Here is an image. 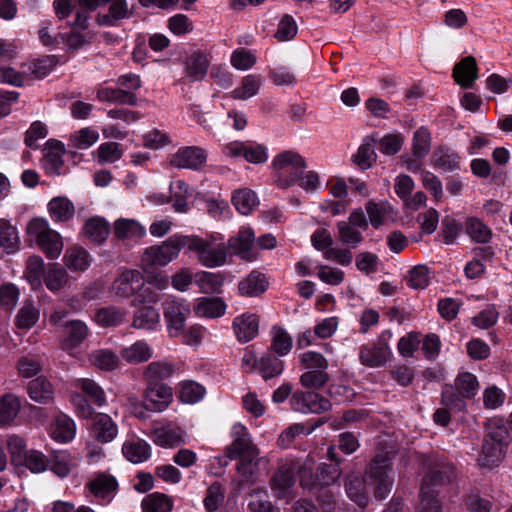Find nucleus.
I'll return each mask as SVG.
<instances>
[{"label":"nucleus","instance_id":"obj_1","mask_svg":"<svg viewBox=\"0 0 512 512\" xmlns=\"http://www.w3.org/2000/svg\"><path fill=\"white\" fill-rule=\"evenodd\" d=\"M510 440V433L501 421H489L477 459L479 466L487 469L498 466L505 457Z\"/></svg>","mask_w":512,"mask_h":512},{"label":"nucleus","instance_id":"obj_2","mask_svg":"<svg viewBox=\"0 0 512 512\" xmlns=\"http://www.w3.org/2000/svg\"><path fill=\"white\" fill-rule=\"evenodd\" d=\"M391 471L392 461L388 453L375 455L365 469V482L372 487L377 500H384L392 490L394 478Z\"/></svg>","mask_w":512,"mask_h":512},{"label":"nucleus","instance_id":"obj_3","mask_svg":"<svg viewBox=\"0 0 512 512\" xmlns=\"http://www.w3.org/2000/svg\"><path fill=\"white\" fill-rule=\"evenodd\" d=\"M274 182L281 189L295 184L306 169L304 158L294 151H283L272 161Z\"/></svg>","mask_w":512,"mask_h":512},{"label":"nucleus","instance_id":"obj_4","mask_svg":"<svg viewBox=\"0 0 512 512\" xmlns=\"http://www.w3.org/2000/svg\"><path fill=\"white\" fill-rule=\"evenodd\" d=\"M26 234L29 240L37 246L50 259H56L63 250V242L60 234L53 230L44 218H33L26 226Z\"/></svg>","mask_w":512,"mask_h":512},{"label":"nucleus","instance_id":"obj_5","mask_svg":"<svg viewBox=\"0 0 512 512\" xmlns=\"http://www.w3.org/2000/svg\"><path fill=\"white\" fill-rule=\"evenodd\" d=\"M186 247L197 254L198 261L206 267L222 266L227 259V246L216 243L214 237L202 238L197 235H185Z\"/></svg>","mask_w":512,"mask_h":512},{"label":"nucleus","instance_id":"obj_6","mask_svg":"<svg viewBox=\"0 0 512 512\" xmlns=\"http://www.w3.org/2000/svg\"><path fill=\"white\" fill-rule=\"evenodd\" d=\"M185 235H173L160 245L147 248L141 258L145 271L154 267L165 266L176 259L183 247H186Z\"/></svg>","mask_w":512,"mask_h":512},{"label":"nucleus","instance_id":"obj_7","mask_svg":"<svg viewBox=\"0 0 512 512\" xmlns=\"http://www.w3.org/2000/svg\"><path fill=\"white\" fill-rule=\"evenodd\" d=\"M391 338V330H385L372 346H362L359 352L361 363L372 368L383 367L392 355L389 346Z\"/></svg>","mask_w":512,"mask_h":512},{"label":"nucleus","instance_id":"obj_8","mask_svg":"<svg viewBox=\"0 0 512 512\" xmlns=\"http://www.w3.org/2000/svg\"><path fill=\"white\" fill-rule=\"evenodd\" d=\"M191 313L190 305L183 299H167L163 304V315L170 336L178 337L183 333L185 322Z\"/></svg>","mask_w":512,"mask_h":512},{"label":"nucleus","instance_id":"obj_9","mask_svg":"<svg viewBox=\"0 0 512 512\" xmlns=\"http://www.w3.org/2000/svg\"><path fill=\"white\" fill-rule=\"evenodd\" d=\"M233 441L226 448V457L230 460L237 457L249 458L254 461L259 456L258 448L253 444L245 426L236 423L232 428Z\"/></svg>","mask_w":512,"mask_h":512},{"label":"nucleus","instance_id":"obj_10","mask_svg":"<svg viewBox=\"0 0 512 512\" xmlns=\"http://www.w3.org/2000/svg\"><path fill=\"white\" fill-rule=\"evenodd\" d=\"M292 410L301 413L320 414L331 408L330 401L314 391H295L290 399Z\"/></svg>","mask_w":512,"mask_h":512},{"label":"nucleus","instance_id":"obj_11","mask_svg":"<svg viewBox=\"0 0 512 512\" xmlns=\"http://www.w3.org/2000/svg\"><path fill=\"white\" fill-rule=\"evenodd\" d=\"M144 286V277L136 269L124 270L112 283L111 293L118 298H130Z\"/></svg>","mask_w":512,"mask_h":512},{"label":"nucleus","instance_id":"obj_12","mask_svg":"<svg viewBox=\"0 0 512 512\" xmlns=\"http://www.w3.org/2000/svg\"><path fill=\"white\" fill-rule=\"evenodd\" d=\"M207 153L197 146L180 148L169 160L172 167L178 169L200 170L206 163Z\"/></svg>","mask_w":512,"mask_h":512},{"label":"nucleus","instance_id":"obj_13","mask_svg":"<svg viewBox=\"0 0 512 512\" xmlns=\"http://www.w3.org/2000/svg\"><path fill=\"white\" fill-rule=\"evenodd\" d=\"M172 396V388L166 384H147L143 406L148 411L161 412L168 407Z\"/></svg>","mask_w":512,"mask_h":512},{"label":"nucleus","instance_id":"obj_14","mask_svg":"<svg viewBox=\"0 0 512 512\" xmlns=\"http://www.w3.org/2000/svg\"><path fill=\"white\" fill-rule=\"evenodd\" d=\"M152 438L156 445L172 448L184 443L185 433L180 427L165 423L152 429Z\"/></svg>","mask_w":512,"mask_h":512},{"label":"nucleus","instance_id":"obj_15","mask_svg":"<svg viewBox=\"0 0 512 512\" xmlns=\"http://www.w3.org/2000/svg\"><path fill=\"white\" fill-rule=\"evenodd\" d=\"M93 438L100 443H109L118 434V426L113 419L105 413H96L93 417L91 429Z\"/></svg>","mask_w":512,"mask_h":512},{"label":"nucleus","instance_id":"obj_16","mask_svg":"<svg viewBox=\"0 0 512 512\" xmlns=\"http://www.w3.org/2000/svg\"><path fill=\"white\" fill-rule=\"evenodd\" d=\"M107 13H98L95 22L99 26H115L120 20L130 18L133 11L126 0H109Z\"/></svg>","mask_w":512,"mask_h":512},{"label":"nucleus","instance_id":"obj_17","mask_svg":"<svg viewBox=\"0 0 512 512\" xmlns=\"http://www.w3.org/2000/svg\"><path fill=\"white\" fill-rule=\"evenodd\" d=\"M64 338L61 346L64 350L74 349L79 346L88 336L89 329L81 320L67 321L63 325Z\"/></svg>","mask_w":512,"mask_h":512},{"label":"nucleus","instance_id":"obj_18","mask_svg":"<svg viewBox=\"0 0 512 512\" xmlns=\"http://www.w3.org/2000/svg\"><path fill=\"white\" fill-rule=\"evenodd\" d=\"M233 328L235 335L240 342H249L258 334V316L255 314H243L238 316L233 321Z\"/></svg>","mask_w":512,"mask_h":512},{"label":"nucleus","instance_id":"obj_19","mask_svg":"<svg viewBox=\"0 0 512 512\" xmlns=\"http://www.w3.org/2000/svg\"><path fill=\"white\" fill-rule=\"evenodd\" d=\"M453 77L461 87H471L478 77L476 59L473 56L463 58L455 65L453 69Z\"/></svg>","mask_w":512,"mask_h":512},{"label":"nucleus","instance_id":"obj_20","mask_svg":"<svg viewBox=\"0 0 512 512\" xmlns=\"http://www.w3.org/2000/svg\"><path fill=\"white\" fill-rule=\"evenodd\" d=\"M153 356V350L145 340H138L121 349L120 357L129 364L136 365L147 362Z\"/></svg>","mask_w":512,"mask_h":512},{"label":"nucleus","instance_id":"obj_21","mask_svg":"<svg viewBox=\"0 0 512 512\" xmlns=\"http://www.w3.org/2000/svg\"><path fill=\"white\" fill-rule=\"evenodd\" d=\"M255 241V235L251 228L240 229L236 236L228 240L227 247L243 259L250 260V249Z\"/></svg>","mask_w":512,"mask_h":512},{"label":"nucleus","instance_id":"obj_22","mask_svg":"<svg viewBox=\"0 0 512 512\" xmlns=\"http://www.w3.org/2000/svg\"><path fill=\"white\" fill-rule=\"evenodd\" d=\"M159 323L158 310L151 305H145L134 312L131 326L139 330L152 331L158 327Z\"/></svg>","mask_w":512,"mask_h":512},{"label":"nucleus","instance_id":"obj_23","mask_svg":"<svg viewBox=\"0 0 512 512\" xmlns=\"http://www.w3.org/2000/svg\"><path fill=\"white\" fill-rule=\"evenodd\" d=\"M454 477V467L450 463H436L430 467L428 473L424 476L422 484L437 487L449 483Z\"/></svg>","mask_w":512,"mask_h":512},{"label":"nucleus","instance_id":"obj_24","mask_svg":"<svg viewBox=\"0 0 512 512\" xmlns=\"http://www.w3.org/2000/svg\"><path fill=\"white\" fill-rule=\"evenodd\" d=\"M83 232L91 242L100 245L110 234V224L104 218L94 216L86 220Z\"/></svg>","mask_w":512,"mask_h":512},{"label":"nucleus","instance_id":"obj_25","mask_svg":"<svg viewBox=\"0 0 512 512\" xmlns=\"http://www.w3.org/2000/svg\"><path fill=\"white\" fill-rule=\"evenodd\" d=\"M174 371V365L170 362L154 361L144 368L142 376L147 384H163L162 381L171 377Z\"/></svg>","mask_w":512,"mask_h":512},{"label":"nucleus","instance_id":"obj_26","mask_svg":"<svg viewBox=\"0 0 512 512\" xmlns=\"http://www.w3.org/2000/svg\"><path fill=\"white\" fill-rule=\"evenodd\" d=\"M262 85V79L259 75L249 74L241 79L238 87L233 89L227 96L234 100H248L256 96Z\"/></svg>","mask_w":512,"mask_h":512},{"label":"nucleus","instance_id":"obj_27","mask_svg":"<svg viewBox=\"0 0 512 512\" xmlns=\"http://www.w3.org/2000/svg\"><path fill=\"white\" fill-rule=\"evenodd\" d=\"M29 397L40 404H48L53 401L54 389L45 377H37L31 380L27 386Z\"/></svg>","mask_w":512,"mask_h":512},{"label":"nucleus","instance_id":"obj_28","mask_svg":"<svg viewBox=\"0 0 512 512\" xmlns=\"http://www.w3.org/2000/svg\"><path fill=\"white\" fill-rule=\"evenodd\" d=\"M459 155L450 148L437 147L432 155V164L435 168L444 172H452L459 169Z\"/></svg>","mask_w":512,"mask_h":512},{"label":"nucleus","instance_id":"obj_29","mask_svg":"<svg viewBox=\"0 0 512 512\" xmlns=\"http://www.w3.org/2000/svg\"><path fill=\"white\" fill-rule=\"evenodd\" d=\"M150 445L142 439L127 440L122 446L123 455L134 464L146 461L151 454Z\"/></svg>","mask_w":512,"mask_h":512},{"label":"nucleus","instance_id":"obj_30","mask_svg":"<svg viewBox=\"0 0 512 512\" xmlns=\"http://www.w3.org/2000/svg\"><path fill=\"white\" fill-rule=\"evenodd\" d=\"M209 66V60L204 52L197 51L191 54L185 64V73L191 81L202 80Z\"/></svg>","mask_w":512,"mask_h":512},{"label":"nucleus","instance_id":"obj_31","mask_svg":"<svg viewBox=\"0 0 512 512\" xmlns=\"http://www.w3.org/2000/svg\"><path fill=\"white\" fill-rule=\"evenodd\" d=\"M109 3V0H76L78 9L75 13V19L72 22L74 28L88 29L89 13L103 7Z\"/></svg>","mask_w":512,"mask_h":512},{"label":"nucleus","instance_id":"obj_32","mask_svg":"<svg viewBox=\"0 0 512 512\" xmlns=\"http://www.w3.org/2000/svg\"><path fill=\"white\" fill-rule=\"evenodd\" d=\"M97 99L102 102L118 103L134 106L137 103V96L128 90L120 88H101L97 91Z\"/></svg>","mask_w":512,"mask_h":512},{"label":"nucleus","instance_id":"obj_33","mask_svg":"<svg viewBox=\"0 0 512 512\" xmlns=\"http://www.w3.org/2000/svg\"><path fill=\"white\" fill-rule=\"evenodd\" d=\"M226 305L220 298H198L194 312L199 317L217 318L225 313Z\"/></svg>","mask_w":512,"mask_h":512},{"label":"nucleus","instance_id":"obj_34","mask_svg":"<svg viewBox=\"0 0 512 512\" xmlns=\"http://www.w3.org/2000/svg\"><path fill=\"white\" fill-rule=\"evenodd\" d=\"M267 289V281L259 272H251L245 279L239 282L238 290L242 296L254 297L264 293Z\"/></svg>","mask_w":512,"mask_h":512},{"label":"nucleus","instance_id":"obj_35","mask_svg":"<svg viewBox=\"0 0 512 512\" xmlns=\"http://www.w3.org/2000/svg\"><path fill=\"white\" fill-rule=\"evenodd\" d=\"M345 491L347 496L358 504L362 509L368 504V495L365 490V478L361 479L358 476H348L345 479Z\"/></svg>","mask_w":512,"mask_h":512},{"label":"nucleus","instance_id":"obj_36","mask_svg":"<svg viewBox=\"0 0 512 512\" xmlns=\"http://www.w3.org/2000/svg\"><path fill=\"white\" fill-rule=\"evenodd\" d=\"M19 247L20 238L17 228L8 220L0 219V248L7 253H15Z\"/></svg>","mask_w":512,"mask_h":512},{"label":"nucleus","instance_id":"obj_37","mask_svg":"<svg viewBox=\"0 0 512 512\" xmlns=\"http://www.w3.org/2000/svg\"><path fill=\"white\" fill-rule=\"evenodd\" d=\"M48 211L53 220L65 222L74 216L75 207L68 198L55 197L48 203Z\"/></svg>","mask_w":512,"mask_h":512},{"label":"nucleus","instance_id":"obj_38","mask_svg":"<svg viewBox=\"0 0 512 512\" xmlns=\"http://www.w3.org/2000/svg\"><path fill=\"white\" fill-rule=\"evenodd\" d=\"M89 359L96 368L103 371H113L120 367V357L109 349L94 350Z\"/></svg>","mask_w":512,"mask_h":512},{"label":"nucleus","instance_id":"obj_39","mask_svg":"<svg viewBox=\"0 0 512 512\" xmlns=\"http://www.w3.org/2000/svg\"><path fill=\"white\" fill-rule=\"evenodd\" d=\"M43 281L51 292L56 293L62 290L69 282V275L63 267L52 264L48 267Z\"/></svg>","mask_w":512,"mask_h":512},{"label":"nucleus","instance_id":"obj_40","mask_svg":"<svg viewBox=\"0 0 512 512\" xmlns=\"http://www.w3.org/2000/svg\"><path fill=\"white\" fill-rule=\"evenodd\" d=\"M114 234L121 240L139 239L145 234V229L133 219H118L114 223Z\"/></svg>","mask_w":512,"mask_h":512},{"label":"nucleus","instance_id":"obj_41","mask_svg":"<svg viewBox=\"0 0 512 512\" xmlns=\"http://www.w3.org/2000/svg\"><path fill=\"white\" fill-rule=\"evenodd\" d=\"M44 153V165L47 170L57 173L63 164L64 145L60 141L49 140Z\"/></svg>","mask_w":512,"mask_h":512},{"label":"nucleus","instance_id":"obj_42","mask_svg":"<svg viewBox=\"0 0 512 512\" xmlns=\"http://www.w3.org/2000/svg\"><path fill=\"white\" fill-rule=\"evenodd\" d=\"M64 262L72 271H84L90 265V255L82 247H71L65 252Z\"/></svg>","mask_w":512,"mask_h":512},{"label":"nucleus","instance_id":"obj_43","mask_svg":"<svg viewBox=\"0 0 512 512\" xmlns=\"http://www.w3.org/2000/svg\"><path fill=\"white\" fill-rule=\"evenodd\" d=\"M283 370L284 363L279 357L269 352L260 357L258 371L265 380L279 376Z\"/></svg>","mask_w":512,"mask_h":512},{"label":"nucleus","instance_id":"obj_44","mask_svg":"<svg viewBox=\"0 0 512 512\" xmlns=\"http://www.w3.org/2000/svg\"><path fill=\"white\" fill-rule=\"evenodd\" d=\"M465 231L472 241L485 244L492 238L491 229L481 220L469 217L465 221Z\"/></svg>","mask_w":512,"mask_h":512},{"label":"nucleus","instance_id":"obj_45","mask_svg":"<svg viewBox=\"0 0 512 512\" xmlns=\"http://www.w3.org/2000/svg\"><path fill=\"white\" fill-rule=\"evenodd\" d=\"M44 276L43 259L38 255L30 256L26 263L25 278L30 283L32 288H40L42 286V279Z\"/></svg>","mask_w":512,"mask_h":512},{"label":"nucleus","instance_id":"obj_46","mask_svg":"<svg viewBox=\"0 0 512 512\" xmlns=\"http://www.w3.org/2000/svg\"><path fill=\"white\" fill-rule=\"evenodd\" d=\"M72 30L69 33L61 35L63 43L69 50L76 51L90 43L94 39V34L91 32H82L86 29L74 28L72 23L70 24Z\"/></svg>","mask_w":512,"mask_h":512},{"label":"nucleus","instance_id":"obj_47","mask_svg":"<svg viewBox=\"0 0 512 512\" xmlns=\"http://www.w3.org/2000/svg\"><path fill=\"white\" fill-rule=\"evenodd\" d=\"M21 404L18 397L6 394L0 398V426L11 423L17 416Z\"/></svg>","mask_w":512,"mask_h":512},{"label":"nucleus","instance_id":"obj_48","mask_svg":"<svg viewBox=\"0 0 512 512\" xmlns=\"http://www.w3.org/2000/svg\"><path fill=\"white\" fill-rule=\"evenodd\" d=\"M338 240L347 247L356 248L363 241L362 231L349 225L346 221L337 223Z\"/></svg>","mask_w":512,"mask_h":512},{"label":"nucleus","instance_id":"obj_49","mask_svg":"<svg viewBox=\"0 0 512 512\" xmlns=\"http://www.w3.org/2000/svg\"><path fill=\"white\" fill-rule=\"evenodd\" d=\"M127 311L116 307H106L99 309L95 314V319L101 326H117L126 320Z\"/></svg>","mask_w":512,"mask_h":512},{"label":"nucleus","instance_id":"obj_50","mask_svg":"<svg viewBox=\"0 0 512 512\" xmlns=\"http://www.w3.org/2000/svg\"><path fill=\"white\" fill-rule=\"evenodd\" d=\"M75 435V425L72 419L59 416L51 428V437L59 442L70 441Z\"/></svg>","mask_w":512,"mask_h":512},{"label":"nucleus","instance_id":"obj_51","mask_svg":"<svg viewBox=\"0 0 512 512\" xmlns=\"http://www.w3.org/2000/svg\"><path fill=\"white\" fill-rule=\"evenodd\" d=\"M441 505L437 499V490L425 484L420 488V502L416 512H440Z\"/></svg>","mask_w":512,"mask_h":512},{"label":"nucleus","instance_id":"obj_52","mask_svg":"<svg viewBox=\"0 0 512 512\" xmlns=\"http://www.w3.org/2000/svg\"><path fill=\"white\" fill-rule=\"evenodd\" d=\"M306 370L307 371L300 376L299 381L300 384L307 389L319 390L324 387L330 380V376L326 370Z\"/></svg>","mask_w":512,"mask_h":512},{"label":"nucleus","instance_id":"obj_53","mask_svg":"<svg viewBox=\"0 0 512 512\" xmlns=\"http://www.w3.org/2000/svg\"><path fill=\"white\" fill-rule=\"evenodd\" d=\"M117 481L113 476L101 474L89 483L90 491L96 496L105 498L117 489Z\"/></svg>","mask_w":512,"mask_h":512},{"label":"nucleus","instance_id":"obj_54","mask_svg":"<svg viewBox=\"0 0 512 512\" xmlns=\"http://www.w3.org/2000/svg\"><path fill=\"white\" fill-rule=\"evenodd\" d=\"M223 277L220 274L211 272H199L195 275V282L200 290L205 293H217L223 285Z\"/></svg>","mask_w":512,"mask_h":512},{"label":"nucleus","instance_id":"obj_55","mask_svg":"<svg viewBox=\"0 0 512 512\" xmlns=\"http://www.w3.org/2000/svg\"><path fill=\"white\" fill-rule=\"evenodd\" d=\"M172 507V500L165 494H150L142 501L144 512H171Z\"/></svg>","mask_w":512,"mask_h":512},{"label":"nucleus","instance_id":"obj_56","mask_svg":"<svg viewBox=\"0 0 512 512\" xmlns=\"http://www.w3.org/2000/svg\"><path fill=\"white\" fill-rule=\"evenodd\" d=\"M79 388L94 404L101 407L106 403L104 390L92 379H79L76 383Z\"/></svg>","mask_w":512,"mask_h":512},{"label":"nucleus","instance_id":"obj_57","mask_svg":"<svg viewBox=\"0 0 512 512\" xmlns=\"http://www.w3.org/2000/svg\"><path fill=\"white\" fill-rule=\"evenodd\" d=\"M232 202L242 215H248L258 204L256 194L249 189H241L234 193Z\"/></svg>","mask_w":512,"mask_h":512},{"label":"nucleus","instance_id":"obj_58","mask_svg":"<svg viewBox=\"0 0 512 512\" xmlns=\"http://www.w3.org/2000/svg\"><path fill=\"white\" fill-rule=\"evenodd\" d=\"M292 337L281 327L272 330L271 350L278 356L287 355L292 349Z\"/></svg>","mask_w":512,"mask_h":512},{"label":"nucleus","instance_id":"obj_59","mask_svg":"<svg viewBox=\"0 0 512 512\" xmlns=\"http://www.w3.org/2000/svg\"><path fill=\"white\" fill-rule=\"evenodd\" d=\"M455 387L462 398H472L476 395L479 385L476 376L465 372L458 375L455 380Z\"/></svg>","mask_w":512,"mask_h":512},{"label":"nucleus","instance_id":"obj_60","mask_svg":"<svg viewBox=\"0 0 512 512\" xmlns=\"http://www.w3.org/2000/svg\"><path fill=\"white\" fill-rule=\"evenodd\" d=\"M389 205L386 202H375L370 200L366 203L365 209L368 214V223L378 229L385 222Z\"/></svg>","mask_w":512,"mask_h":512},{"label":"nucleus","instance_id":"obj_61","mask_svg":"<svg viewBox=\"0 0 512 512\" xmlns=\"http://www.w3.org/2000/svg\"><path fill=\"white\" fill-rule=\"evenodd\" d=\"M39 319V311L35 308L32 302H25L19 309L15 324L19 329H30Z\"/></svg>","mask_w":512,"mask_h":512},{"label":"nucleus","instance_id":"obj_62","mask_svg":"<svg viewBox=\"0 0 512 512\" xmlns=\"http://www.w3.org/2000/svg\"><path fill=\"white\" fill-rule=\"evenodd\" d=\"M430 279V271L425 265L414 266L406 277L407 284L412 289H425Z\"/></svg>","mask_w":512,"mask_h":512},{"label":"nucleus","instance_id":"obj_63","mask_svg":"<svg viewBox=\"0 0 512 512\" xmlns=\"http://www.w3.org/2000/svg\"><path fill=\"white\" fill-rule=\"evenodd\" d=\"M73 466L70 455L66 451H56L49 460L50 469L59 477H66Z\"/></svg>","mask_w":512,"mask_h":512},{"label":"nucleus","instance_id":"obj_64","mask_svg":"<svg viewBox=\"0 0 512 512\" xmlns=\"http://www.w3.org/2000/svg\"><path fill=\"white\" fill-rule=\"evenodd\" d=\"M430 147L431 136L429 131L424 127L419 128L413 136V156L418 159L425 157L429 153Z\"/></svg>","mask_w":512,"mask_h":512}]
</instances>
